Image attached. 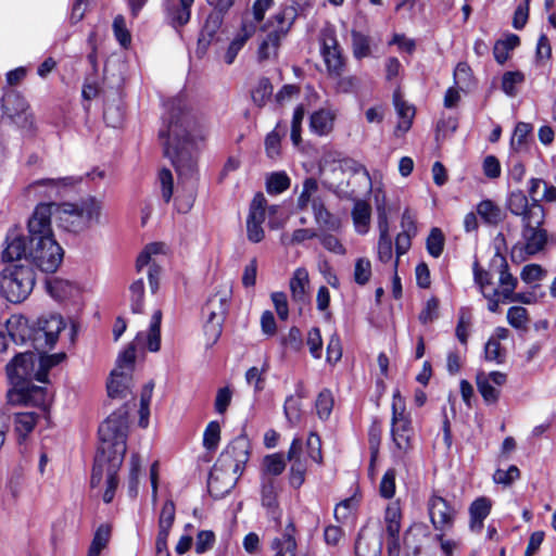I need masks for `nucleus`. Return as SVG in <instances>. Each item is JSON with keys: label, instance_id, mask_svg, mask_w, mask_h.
<instances>
[{"label": "nucleus", "instance_id": "obj_1", "mask_svg": "<svg viewBox=\"0 0 556 556\" xmlns=\"http://www.w3.org/2000/svg\"><path fill=\"white\" fill-rule=\"evenodd\" d=\"M51 217V205H37L28 220V236L10 232L2 258L34 264L43 273L56 271L64 252L54 239Z\"/></svg>", "mask_w": 556, "mask_h": 556}, {"label": "nucleus", "instance_id": "obj_2", "mask_svg": "<svg viewBox=\"0 0 556 556\" xmlns=\"http://www.w3.org/2000/svg\"><path fill=\"white\" fill-rule=\"evenodd\" d=\"M207 135V125L203 117H199L187 110L181 101L173 105L166 128L160 130V137L166 138L164 154L172 160L179 174L192 172L195 162L189 149V142L203 140Z\"/></svg>", "mask_w": 556, "mask_h": 556}, {"label": "nucleus", "instance_id": "obj_3", "mask_svg": "<svg viewBox=\"0 0 556 556\" xmlns=\"http://www.w3.org/2000/svg\"><path fill=\"white\" fill-rule=\"evenodd\" d=\"M38 355L26 351L18 353L7 365L8 377L14 386L13 391L9 392V402L13 405L25 404L34 405L46 413V391L41 387L30 384L33 379L37 380Z\"/></svg>", "mask_w": 556, "mask_h": 556}, {"label": "nucleus", "instance_id": "obj_4", "mask_svg": "<svg viewBox=\"0 0 556 556\" xmlns=\"http://www.w3.org/2000/svg\"><path fill=\"white\" fill-rule=\"evenodd\" d=\"M250 441L245 434L235 438L211 470L207 486L214 496L228 493L249 460Z\"/></svg>", "mask_w": 556, "mask_h": 556}, {"label": "nucleus", "instance_id": "obj_5", "mask_svg": "<svg viewBox=\"0 0 556 556\" xmlns=\"http://www.w3.org/2000/svg\"><path fill=\"white\" fill-rule=\"evenodd\" d=\"M40 205H51L52 215L55 216L59 226L74 233L83 232L93 224H99L103 210L102 202L94 197L76 203H41Z\"/></svg>", "mask_w": 556, "mask_h": 556}, {"label": "nucleus", "instance_id": "obj_6", "mask_svg": "<svg viewBox=\"0 0 556 556\" xmlns=\"http://www.w3.org/2000/svg\"><path fill=\"white\" fill-rule=\"evenodd\" d=\"M3 261L7 265L0 273V292L9 302L20 303L30 294L35 286V271L24 261Z\"/></svg>", "mask_w": 556, "mask_h": 556}, {"label": "nucleus", "instance_id": "obj_7", "mask_svg": "<svg viewBox=\"0 0 556 556\" xmlns=\"http://www.w3.org/2000/svg\"><path fill=\"white\" fill-rule=\"evenodd\" d=\"M544 208H534L528 217L521 222V240L513 248V257L533 256L545 250L549 235L544 228Z\"/></svg>", "mask_w": 556, "mask_h": 556}, {"label": "nucleus", "instance_id": "obj_8", "mask_svg": "<svg viewBox=\"0 0 556 556\" xmlns=\"http://www.w3.org/2000/svg\"><path fill=\"white\" fill-rule=\"evenodd\" d=\"M127 429L128 421L125 410L110 415L99 427L101 447L98 453H103L105 448L106 456L119 455L123 459L126 453Z\"/></svg>", "mask_w": 556, "mask_h": 556}, {"label": "nucleus", "instance_id": "obj_9", "mask_svg": "<svg viewBox=\"0 0 556 556\" xmlns=\"http://www.w3.org/2000/svg\"><path fill=\"white\" fill-rule=\"evenodd\" d=\"M231 293V286L229 283H222L210 295L203 306V314L206 316L204 325L205 334L213 342H216L222 333V326L228 311Z\"/></svg>", "mask_w": 556, "mask_h": 556}, {"label": "nucleus", "instance_id": "obj_10", "mask_svg": "<svg viewBox=\"0 0 556 556\" xmlns=\"http://www.w3.org/2000/svg\"><path fill=\"white\" fill-rule=\"evenodd\" d=\"M293 11V9L281 10L268 21L265 26L268 34L262 40L257 50L258 61L263 62L277 56L280 41L288 34L295 20Z\"/></svg>", "mask_w": 556, "mask_h": 556}, {"label": "nucleus", "instance_id": "obj_11", "mask_svg": "<svg viewBox=\"0 0 556 556\" xmlns=\"http://www.w3.org/2000/svg\"><path fill=\"white\" fill-rule=\"evenodd\" d=\"M122 463V456L119 455L106 456L105 448L103 453H97L96 455L90 484L92 488L98 486L105 475L106 490L103 494L104 503H111L114 497L118 483L116 475Z\"/></svg>", "mask_w": 556, "mask_h": 556}, {"label": "nucleus", "instance_id": "obj_12", "mask_svg": "<svg viewBox=\"0 0 556 556\" xmlns=\"http://www.w3.org/2000/svg\"><path fill=\"white\" fill-rule=\"evenodd\" d=\"M392 438L397 450L406 454L413 447V428L409 418L405 415V406L400 392L396 391L393 395L392 403Z\"/></svg>", "mask_w": 556, "mask_h": 556}, {"label": "nucleus", "instance_id": "obj_13", "mask_svg": "<svg viewBox=\"0 0 556 556\" xmlns=\"http://www.w3.org/2000/svg\"><path fill=\"white\" fill-rule=\"evenodd\" d=\"M65 326V320L59 314L42 315L34 325L33 346L38 351L53 348Z\"/></svg>", "mask_w": 556, "mask_h": 556}, {"label": "nucleus", "instance_id": "obj_14", "mask_svg": "<svg viewBox=\"0 0 556 556\" xmlns=\"http://www.w3.org/2000/svg\"><path fill=\"white\" fill-rule=\"evenodd\" d=\"M430 522L435 532H451L458 510L446 498L432 494L427 502Z\"/></svg>", "mask_w": 556, "mask_h": 556}, {"label": "nucleus", "instance_id": "obj_15", "mask_svg": "<svg viewBox=\"0 0 556 556\" xmlns=\"http://www.w3.org/2000/svg\"><path fill=\"white\" fill-rule=\"evenodd\" d=\"M321 54L330 77L340 78L344 72L345 60L342 55L334 30L327 28L321 34Z\"/></svg>", "mask_w": 556, "mask_h": 556}, {"label": "nucleus", "instance_id": "obj_16", "mask_svg": "<svg viewBox=\"0 0 556 556\" xmlns=\"http://www.w3.org/2000/svg\"><path fill=\"white\" fill-rule=\"evenodd\" d=\"M164 248V243L161 242L150 243L139 254L136 262V268L138 271H140L144 266H149L148 278L152 293H155L159 290L161 276V267L155 264V262L152 260V256L163 253Z\"/></svg>", "mask_w": 556, "mask_h": 556}, {"label": "nucleus", "instance_id": "obj_17", "mask_svg": "<svg viewBox=\"0 0 556 556\" xmlns=\"http://www.w3.org/2000/svg\"><path fill=\"white\" fill-rule=\"evenodd\" d=\"M506 374L501 371H492L490 374L481 371L477 374V388L485 403L494 404L498 401L500 388L506 383Z\"/></svg>", "mask_w": 556, "mask_h": 556}, {"label": "nucleus", "instance_id": "obj_18", "mask_svg": "<svg viewBox=\"0 0 556 556\" xmlns=\"http://www.w3.org/2000/svg\"><path fill=\"white\" fill-rule=\"evenodd\" d=\"M377 211L380 232L378 241V257L381 262L387 263L392 257V240L389 236L388 216L383 206H378Z\"/></svg>", "mask_w": 556, "mask_h": 556}, {"label": "nucleus", "instance_id": "obj_19", "mask_svg": "<svg viewBox=\"0 0 556 556\" xmlns=\"http://www.w3.org/2000/svg\"><path fill=\"white\" fill-rule=\"evenodd\" d=\"M79 179L75 177H62V178H45L37 180L30 185V188L39 191L40 188L45 190L41 191L42 195L52 198L58 197L62 193L63 190L73 187L78 184Z\"/></svg>", "mask_w": 556, "mask_h": 556}, {"label": "nucleus", "instance_id": "obj_20", "mask_svg": "<svg viewBox=\"0 0 556 556\" xmlns=\"http://www.w3.org/2000/svg\"><path fill=\"white\" fill-rule=\"evenodd\" d=\"M295 526L290 521L282 533L281 538H275L271 542L273 556H294L296 551Z\"/></svg>", "mask_w": 556, "mask_h": 556}, {"label": "nucleus", "instance_id": "obj_21", "mask_svg": "<svg viewBox=\"0 0 556 556\" xmlns=\"http://www.w3.org/2000/svg\"><path fill=\"white\" fill-rule=\"evenodd\" d=\"M33 329L34 326H30L28 319L23 316H12L5 325V331L14 344H22L27 340L33 342Z\"/></svg>", "mask_w": 556, "mask_h": 556}, {"label": "nucleus", "instance_id": "obj_22", "mask_svg": "<svg viewBox=\"0 0 556 556\" xmlns=\"http://www.w3.org/2000/svg\"><path fill=\"white\" fill-rule=\"evenodd\" d=\"M193 2L194 0H178L177 2L173 1L168 4L166 17L174 28L182 27L190 21Z\"/></svg>", "mask_w": 556, "mask_h": 556}, {"label": "nucleus", "instance_id": "obj_23", "mask_svg": "<svg viewBox=\"0 0 556 556\" xmlns=\"http://www.w3.org/2000/svg\"><path fill=\"white\" fill-rule=\"evenodd\" d=\"M507 207L511 214L519 216L521 222L528 217L532 210L543 208V206L535 201L529 203L527 195L520 190L513 191L509 194L507 200Z\"/></svg>", "mask_w": 556, "mask_h": 556}, {"label": "nucleus", "instance_id": "obj_24", "mask_svg": "<svg viewBox=\"0 0 556 556\" xmlns=\"http://www.w3.org/2000/svg\"><path fill=\"white\" fill-rule=\"evenodd\" d=\"M393 103L396 110V113L400 117V122L396 126L395 134L406 132L409 130L413 118L415 116V108L408 104L401 96L400 91H395L393 94Z\"/></svg>", "mask_w": 556, "mask_h": 556}, {"label": "nucleus", "instance_id": "obj_25", "mask_svg": "<svg viewBox=\"0 0 556 556\" xmlns=\"http://www.w3.org/2000/svg\"><path fill=\"white\" fill-rule=\"evenodd\" d=\"M497 262L500 271L498 292L501 293L502 300L506 301V299L511 296V293L516 290L518 280L508 271V264L503 256L496 255V258L493 261V263L495 264Z\"/></svg>", "mask_w": 556, "mask_h": 556}, {"label": "nucleus", "instance_id": "obj_26", "mask_svg": "<svg viewBox=\"0 0 556 556\" xmlns=\"http://www.w3.org/2000/svg\"><path fill=\"white\" fill-rule=\"evenodd\" d=\"M308 273L305 268H298L290 280V291L293 301L306 303L308 300Z\"/></svg>", "mask_w": 556, "mask_h": 556}, {"label": "nucleus", "instance_id": "obj_27", "mask_svg": "<svg viewBox=\"0 0 556 556\" xmlns=\"http://www.w3.org/2000/svg\"><path fill=\"white\" fill-rule=\"evenodd\" d=\"M336 113L328 109H320L311 115V130L319 136L328 135L333 129Z\"/></svg>", "mask_w": 556, "mask_h": 556}, {"label": "nucleus", "instance_id": "obj_28", "mask_svg": "<svg viewBox=\"0 0 556 556\" xmlns=\"http://www.w3.org/2000/svg\"><path fill=\"white\" fill-rule=\"evenodd\" d=\"M46 289L48 293L58 301H64L73 296L77 291V288L73 282L59 277L48 278L46 280Z\"/></svg>", "mask_w": 556, "mask_h": 556}, {"label": "nucleus", "instance_id": "obj_29", "mask_svg": "<svg viewBox=\"0 0 556 556\" xmlns=\"http://www.w3.org/2000/svg\"><path fill=\"white\" fill-rule=\"evenodd\" d=\"M382 542L377 535L362 532L355 544L357 556H381Z\"/></svg>", "mask_w": 556, "mask_h": 556}, {"label": "nucleus", "instance_id": "obj_30", "mask_svg": "<svg viewBox=\"0 0 556 556\" xmlns=\"http://www.w3.org/2000/svg\"><path fill=\"white\" fill-rule=\"evenodd\" d=\"M131 376L126 371L113 369L108 382V394L110 397H124L129 388Z\"/></svg>", "mask_w": 556, "mask_h": 556}, {"label": "nucleus", "instance_id": "obj_31", "mask_svg": "<svg viewBox=\"0 0 556 556\" xmlns=\"http://www.w3.org/2000/svg\"><path fill=\"white\" fill-rule=\"evenodd\" d=\"M491 509V503L485 497L476 500L470 508V528L473 531H480L483 526V520L486 518Z\"/></svg>", "mask_w": 556, "mask_h": 556}, {"label": "nucleus", "instance_id": "obj_32", "mask_svg": "<svg viewBox=\"0 0 556 556\" xmlns=\"http://www.w3.org/2000/svg\"><path fill=\"white\" fill-rule=\"evenodd\" d=\"M370 214L371 207L367 202L357 200L354 203V207L352 210V218L357 232H367L370 222Z\"/></svg>", "mask_w": 556, "mask_h": 556}, {"label": "nucleus", "instance_id": "obj_33", "mask_svg": "<svg viewBox=\"0 0 556 556\" xmlns=\"http://www.w3.org/2000/svg\"><path fill=\"white\" fill-rule=\"evenodd\" d=\"M39 414L36 412H20L14 414V429L18 439H25L37 424Z\"/></svg>", "mask_w": 556, "mask_h": 556}, {"label": "nucleus", "instance_id": "obj_34", "mask_svg": "<svg viewBox=\"0 0 556 556\" xmlns=\"http://www.w3.org/2000/svg\"><path fill=\"white\" fill-rule=\"evenodd\" d=\"M313 213L317 224L329 230H338L341 226L339 218L333 216L324 205L321 200H313Z\"/></svg>", "mask_w": 556, "mask_h": 556}, {"label": "nucleus", "instance_id": "obj_35", "mask_svg": "<svg viewBox=\"0 0 556 556\" xmlns=\"http://www.w3.org/2000/svg\"><path fill=\"white\" fill-rule=\"evenodd\" d=\"M277 494V481L271 477L264 476L262 483V504L270 509L273 514H275L278 508Z\"/></svg>", "mask_w": 556, "mask_h": 556}, {"label": "nucleus", "instance_id": "obj_36", "mask_svg": "<svg viewBox=\"0 0 556 556\" xmlns=\"http://www.w3.org/2000/svg\"><path fill=\"white\" fill-rule=\"evenodd\" d=\"M66 354L61 352L52 355H38L37 381L48 382V371L63 362Z\"/></svg>", "mask_w": 556, "mask_h": 556}, {"label": "nucleus", "instance_id": "obj_37", "mask_svg": "<svg viewBox=\"0 0 556 556\" xmlns=\"http://www.w3.org/2000/svg\"><path fill=\"white\" fill-rule=\"evenodd\" d=\"M175 504L173 501L168 500L164 503L161 514L159 517V533L160 538H168L170 528L175 521Z\"/></svg>", "mask_w": 556, "mask_h": 556}, {"label": "nucleus", "instance_id": "obj_38", "mask_svg": "<svg viewBox=\"0 0 556 556\" xmlns=\"http://www.w3.org/2000/svg\"><path fill=\"white\" fill-rule=\"evenodd\" d=\"M27 108L25 99L15 91H10L2 98V109L11 117L25 112Z\"/></svg>", "mask_w": 556, "mask_h": 556}, {"label": "nucleus", "instance_id": "obj_39", "mask_svg": "<svg viewBox=\"0 0 556 556\" xmlns=\"http://www.w3.org/2000/svg\"><path fill=\"white\" fill-rule=\"evenodd\" d=\"M477 213L486 224L496 225L503 219L501 207L491 200L481 201L477 206Z\"/></svg>", "mask_w": 556, "mask_h": 556}, {"label": "nucleus", "instance_id": "obj_40", "mask_svg": "<svg viewBox=\"0 0 556 556\" xmlns=\"http://www.w3.org/2000/svg\"><path fill=\"white\" fill-rule=\"evenodd\" d=\"M111 531L112 528L108 523H103L97 529L88 551V556H99L101 554L110 541Z\"/></svg>", "mask_w": 556, "mask_h": 556}, {"label": "nucleus", "instance_id": "obj_41", "mask_svg": "<svg viewBox=\"0 0 556 556\" xmlns=\"http://www.w3.org/2000/svg\"><path fill=\"white\" fill-rule=\"evenodd\" d=\"M318 190V182L315 178H306L303 181V189L300 193L296 202V206L299 210L304 211L308 207L309 204L313 205V200H320L319 198H315V194Z\"/></svg>", "mask_w": 556, "mask_h": 556}, {"label": "nucleus", "instance_id": "obj_42", "mask_svg": "<svg viewBox=\"0 0 556 556\" xmlns=\"http://www.w3.org/2000/svg\"><path fill=\"white\" fill-rule=\"evenodd\" d=\"M161 320L162 312L157 309L152 316L149 333L147 336V346L151 352H157L161 348Z\"/></svg>", "mask_w": 556, "mask_h": 556}, {"label": "nucleus", "instance_id": "obj_43", "mask_svg": "<svg viewBox=\"0 0 556 556\" xmlns=\"http://www.w3.org/2000/svg\"><path fill=\"white\" fill-rule=\"evenodd\" d=\"M384 522L387 536H394L400 534L401 510L397 504L392 503L387 507Z\"/></svg>", "mask_w": 556, "mask_h": 556}, {"label": "nucleus", "instance_id": "obj_44", "mask_svg": "<svg viewBox=\"0 0 556 556\" xmlns=\"http://www.w3.org/2000/svg\"><path fill=\"white\" fill-rule=\"evenodd\" d=\"M223 23V15L219 12H212L201 31L200 42L210 43Z\"/></svg>", "mask_w": 556, "mask_h": 556}, {"label": "nucleus", "instance_id": "obj_45", "mask_svg": "<svg viewBox=\"0 0 556 556\" xmlns=\"http://www.w3.org/2000/svg\"><path fill=\"white\" fill-rule=\"evenodd\" d=\"M265 218L261 216L248 215L247 218V236L253 243L261 242L265 237V231L262 227Z\"/></svg>", "mask_w": 556, "mask_h": 556}, {"label": "nucleus", "instance_id": "obj_46", "mask_svg": "<svg viewBox=\"0 0 556 556\" xmlns=\"http://www.w3.org/2000/svg\"><path fill=\"white\" fill-rule=\"evenodd\" d=\"M130 292V307L134 314L143 313V294H144V283L143 279L140 278L134 281L129 287Z\"/></svg>", "mask_w": 556, "mask_h": 556}, {"label": "nucleus", "instance_id": "obj_47", "mask_svg": "<svg viewBox=\"0 0 556 556\" xmlns=\"http://www.w3.org/2000/svg\"><path fill=\"white\" fill-rule=\"evenodd\" d=\"M333 396L330 390L324 389L317 396L316 410L320 419H328L333 408Z\"/></svg>", "mask_w": 556, "mask_h": 556}, {"label": "nucleus", "instance_id": "obj_48", "mask_svg": "<svg viewBox=\"0 0 556 556\" xmlns=\"http://www.w3.org/2000/svg\"><path fill=\"white\" fill-rule=\"evenodd\" d=\"M371 263L366 257H359L354 265V281L359 286H365L371 277Z\"/></svg>", "mask_w": 556, "mask_h": 556}, {"label": "nucleus", "instance_id": "obj_49", "mask_svg": "<svg viewBox=\"0 0 556 556\" xmlns=\"http://www.w3.org/2000/svg\"><path fill=\"white\" fill-rule=\"evenodd\" d=\"M531 131H532V126L530 124L522 123V122L518 123L515 127V130H514V134L511 137V141H510L511 148L517 152H520L521 150H523V148L526 147V143H527V138Z\"/></svg>", "mask_w": 556, "mask_h": 556}, {"label": "nucleus", "instance_id": "obj_50", "mask_svg": "<svg viewBox=\"0 0 556 556\" xmlns=\"http://www.w3.org/2000/svg\"><path fill=\"white\" fill-rule=\"evenodd\" d=\"M136 359V346L135 344H130L127 346L118 356L116 362V367L114 369H118V371H126L127 375L131 376L134 365Z\"/></svg>", "mask_w": 556, "mask_h": 556}, {"label": "nucleus", "instance_id": "obj_51", "mask_svg": "<svg viewBox=\"0 0 556 556\" xmlns=\"http://www.w3.org/2000/svg\"><path fill=\"white\" fill-rule=\"evenodd\" d=\"M444 235L441 229L432 228L427 238V250L433 257H439L444 248Z\"/></svg>", "mask_w": 556, "mask_h": 556}, {"label": "nucleus", "instance_id": "obj_52", "mask_svg": "<svg viewBox=\"0 0 556 556\" xmlns=\"http://www.w3.org/2000/svg\"><path fill=\"white\" fill-rule=\"evenodd\" d=\"M318 235L314 229L309 228H300L292 232L291 236L282 235L281 242L287 245H298L303 243L306 240H311L316 238Z\"/></svg>", "mask_w": 556, "mask_h": 556}, {"label": "nucleus", "instance_id": "obj_53", "mask_svg": "<svg viewBox=\"0 0 556 556\" xmlns=\"http://www.w3.org/2000/svg\"><path fill=\"white\" fill-rule=\"evenodd\" d=\"M220 440V426L217 421H211L203 434V445L206 450H216Z\"/></svg>", "mask_w": 556, "mask_h": 556}, {"label": "nucleus", "instance_id": "obj_54", "mask_svg": "<svg viewBox=\"0 0 556 556\" xmlns=\"http://www.w3.org/2000/svg\"><path fill=\"white\" fill-rule=\"evenodd\" d=\"M525 76L521 72H506L502 77V90L509 97L517 93L516 86L521 84Z\"/></svg>", "mask_w": 556, "mask_h": 556}, {"label": "nucleus", "instance_id": "obj_55", "mask_svg": "<svg viewBox=\"0 0 556 556\" xmlns=\"http://www.w3.org/2000/svg\"><path fill=\"white\" fill-rule=\"evenodd\" d=\"M273 90L274 88L270 80L268 78H262L252 92V99L258 106H263L271 97Z\"/></svg>", "mask_w": 556, "mask_h": 556}, {"label": "nucleus", "instance_id": "obj_56", "mask_svg": "<svg viewBox=\"0 0 556 556\" xmlns=\"http://www.w3.org/2000/svg\"><path fill=\"white\" fill-rule=\"evenodd\" d=\"M353 54L356 59H363L370 54L369 39L367 36L352 31Z\"/></svg>", "mask_w": 556, "mask_h": 556}, {"label": "nucleus", "instance_id": "obj_57", "mask_svg": "<svg viewBox=\"0 0 556 556\" xmlns=\"http://www.w3.org/2000/svg\"><path fill=\"white\" fill-rule=\"evenodd\" d=\"M269 193H281L290 187V178L285 173H274L266 182Z\"/></svg>", "mask_w": 556, "mask_h": 556}, {"label": "nucleus", "instance_id": "obj_58", "mask_svg": "<svg viewBox=\"0 0 556 556\" xmlns=\"http://www.w3.org/2000/svg\"><path fill=\"white\" fill-rule=\"evenodd\" d=\"M159 182L161 186V195L163 200L168 203L173 195L174 178L173 174L167 168H162L159 172Z\"/></svg>", "mask_w": 556, "mask_h": 556}, {"label": "nucleus", "instance_id": "obj_59", "mask_svg": "<svg viewBox=\"0 0 556 556\" xmlns=\"http://www.w3.org/2000/svg\"><path fill=\"white\" fill-rule=\"evenodd\" d=\"M507 320L514 328H526L529 320L527 309L522 306L510 307L507 312Z\"/></svg>", "mask_w": 556, "mask_h": 556}, {"label": "nucleus", "instance_id": "obj_60", "mask_svg": "<svg viewBox=\"0 0 556 556\" xmlns=\"http://www.w3.org/2000/svg\"><path fill=\"white\" fill-rule=\"evenodd\" d=\"M439 317V300L431 298L426 302L425 307L420 312L418 319L421 324L432 323Z\"/></svg>", "mask_w": 556, "mask_h": 556}, {"label": "nucleus", "instance_id": "obj_61", "mask_svg": "<svg viewBox=\"0 0 556 556\" xmlns=\"http://www.w3.org/2000/svg\"><path fill=\"white\" fill-rule=\"evenodd\" d=\"M113 30L116 39L123 47H127L130 43L131 36L126 27L125 18L122 15H117L114 18Z\"/></svg>", "mask_w": 556, "mask_h": 556}, {"label": "nucleus", "instance_id": "obj_62", "mask_svg": "<svg viewBox=\"0 0 556 556\" xmlns=\"http://www.w3.org/2000/svg\"><path fill=\"white\" fill-rule=\"evenodd\" d=\"M448 532H435L434 539L440 543V548L445 556H453L454 552L460 546V542L447 538Z\"/></svg>", "mask_w": 556, "mask_h": 556}, {"label": "nucleus", "instance_id": "obj_63", "mask_svg": "<svg viewBox=\"0 0 556 556\" xmlns=\"http://www.w3.org/2000/svg\"><path fill=\"white\" fill-rule=\"evenodd\" d=\"M520 470L517 466L511 465L507 470L497 469L493 475L494 482L498 484L509 485L515 480L519 479Z\"/></svg>", "mask_w": 556, "mask_h": 556}, {"label": "nucleus", "instance_id": "obj_64", "mask_svg": "<svg viewBox=\"0 0 556 556\" xmlns=\"http://www.w3.org/2000/svg\"><path fill=\"white\" fill-rule=\"evenodd\" d=\"M306 451L308 457L320 464L323 460L321 456V441L318 434L312 432L309 433L307 441H306Z\"/></svg>", "mask_w": 556, "mask_h": 556}]
</instances>
